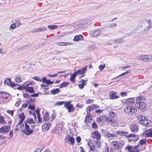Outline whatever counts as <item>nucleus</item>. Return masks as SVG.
Returning a JSON list of instances; mask_svg holds the SVG:
<instances>
[{"label": "nucleus", "mask_w": 152, "mask_h": 152, "mask_svg": "<svg viewBox=\"0 0 152 152\" xmlns=\"http://www.w3.org/2000/svg\"><path fill=\"white\" fill-rule=\"evenodd\" d=\"M22 123L23 122H20V121H19L17 125L16 126H19L20 129L21 130V132L24 129L25 127V125Z\"/></svg>", "instance_id": "cd10ccee"}, {"label": "nucleus", "mask_w": 152, "mask_h": 152, "mask_svg": "<svg viewBox=\"0 0 152 152\" xmlns=\"http://www.w3.org/2000/svg\"><path fill=\"white\" fill-rule=\"evenodd\" d=\"M9 96V94L6 92L4 91L0 92V98L3 99Z\"/></svg>", "instance_id": "f3484780"}, {"label": "nucleus", "mask_w": 152, "mask_h": 152, "mask_svg": "<svg viewBox=\"0 0 152 152\" xmlns=\"http://www.w3.org/2000/svg\"><path fill=\"white\" fill-rule=\"evenodd\" d=\"M60 91V90L58 88L51 91L52 94L55 95L58 94Z\"/></svg>", "instance_id": "c756f323"}, {"label": "nucleus", "mask_w": 152, "mask_h": 152, "mask_svg": "<svg viewBox=\"0 0 152 152\" xmlns=\"http://www.w3.org/2000/svg\"><path fill=\"white\" fill-rule=\"evenodd\" d=\"M47 29V28L45 27H42L41 28H38L35 29L33 31L34 32H37L45 31Z\"/></svg>", "instance_id": "393cba45"}, {"label": "nucleus", "mask_w": 152, "mask_h": 152, "mask_svg": "<svg viewBox=\"0 0 152 152\" xmlns=\"http://www.w3.org/2000/svg\"><path fill=\"white\" fill-rule=\"evenodd\" d=\"M42 149L39 148H37L33 152H41Z\"/></svg>", "instance_id": "0e129e2a"}, {"label": "nucleus", "mask_w": 152, "mask_h": 152, "mask_svg": "<svg viewBox=\"0 0 152 152\" xmlns=\"http://www.w3.org/2000/svg\"><path fill=\"white\" fill-rule=\"evenodd\" d=\"M152 27L150 25H149L148 26L146 27L144 30V32L147 33L149 31L151 28Z\"/></svg>", "instance_id": "ea45409f"}, {"label": "nucleus", "mask_w": 152, "mask_h": 152, "mask_svg": "<svg viewBox=\"0 0 152 152\" xmlns=\"http://www.w3.org/2000/svg\"><path fill=\"white\" fill-rule=\"evenodd\" d=\"M7 113L9 114H10L12 116L13 115L14 111L13 110H8L7 111Z\"/></svg>", "instance_id": "052dcab7"}, {"label": "nucleus", "mask_w": 152, "mask_h": 152, "mask_svg": "<svg viewBox=\"0 0 152 152\" xmlns=\"http://www.w3.org/2000/svg\"><path fill=\"white\" fill-rule=\"evenodd\" d=\"M11 129L10 126H5L0 128V132L2 133H8Z\"/></svg>", "instance_id": "1a4fd4ad"}, {"label": "nucleus", "mask_w": 152, "mask_h": 152, "mask_svg": "<svg viewBox=\"0 0 152 152\" xmlns=\"http://www.w3.org/2000/svg\"><path fill=\"white\" fill-rule=\"evenodd\" d=\"M124 40L122 38L118 39L115 40V42H118L119 43H122L124 42Z\"/></svg>", "instance_id": "4d7b16f0"}, {"label": "nucleus", "mask_w": 152, "mask_h": 152, "mask_svg": "<svg viewBox=\"0 0 152 152\" xmlns=\"http://www.w3.org/2000/svg\"><path fill=\"white\" fill-rule=\"evenodd\" d=\"M35 121H34L32 118H28L24 122L25 124H34Z\"/></svg>", "instance_id": "5701e85b"}, {"label": "nucleus", "mask_w": 152, "mask_h": 152, "mask_svg": "<svg viewBox=\"0 0 152 152\" xmlns=\"http://www.w3.org/2000/svg\"><path fill=\"white\" fill-rule=\"evenodd\" d=\"M64 103V101H60V102H56V103L54 105H57L58 106H59L61 105Z\"/></svg>", "instance_id": "49530a36"}, {"label": "nucleus", "mask_w": 152, "mask_h": 152, "mask_svg": "<svg viewBox=\"0 0 152 152\" xmlns=\"http://www.w3.org/2000/svg\"><path fill=\"white\" fill-rule=\"evenodd\" d=\"M117 24L116 23H113L109 26V28H113L116 27Z\"/></svg>", "instance_id": "13d9d810"}, {"label": "nucleus", "mask_w": 152, "mask_h": 152, "mask_svg": "<svg viewBox=\"0 0 152 152\" xmlns=\"http://www.w3.org/2000/svg\"><path fill=\"white\" fill-rule=\"evenodd\" d=\"M23 96L25 98H28L29 96V95L27 93H24L23 94Z\"/></svg>", "instance_id": "69168bd1"}, {"label": "nucleus", "mask_w": 152, "mask_h": 152, "mask_svg": "<svg viewBox=\"0 0 152 152\" xmlns=\"http://www.w3.org/2000/svg\"><path fill=\"white\" fill-rule=\"evenodd\" d=\"M142 125H145L146 126H152V121L150 120L145 119Z\"/></svg>", "instance_id": "b1692460"}, {"label": "nucleus", "mask_w": 152, "mask_h": 152, "mask_svg": "<svg viewBox=\"0 0 152 152\" xmlns=\"http://www.w3.org/2000/svg\"><path fill=\"white\" fill-rule=\"evenodd\" d=\"M152 56L151 54L141 55L139 56V59L144 61H150L151 59Z\"/></svg>", "instance_id": "423d86ee"}, {"label": "nucleus", "mask_w": 152, "mask_h": 152, "mask_svg": "<svg viewBox=\"0 0 152 152\" xmlns=\"http://www.w3.org/2000/svg\"><path fill=\"white\" fill-rule=\"evenodd\" d=\"M69 84V83L68 82H65L61 83L59 86L60 88H61L67 86Z\"/></svg>", "instance_id": "72a5a7b5"}, {"label": "nucleus", "mask_w": 152, "mask_h": 152, "mask_svg": "<svg viewBox=\"0 0 152 152\" xmlns=\"http://www.w3.org/2000/svg\"><path fill=\"white\" fill-rule=\"evenodd\" d=\"M81 23H83L84 25H88L90 24V21L86 19L83 20Z\"/></svg>", "instance_id": "58836bf2"}, {"label": "nucleus", "mask_w": 152, "mask_h": 152, "mask_svg": "<svg viewBox=\"0 0 152 152\" xmlns=\"http://www.w3.org/2000/svg\"><path fill=\"white\" fill-rule=\"evenodd\" d=\"M92 127L94 129H96L97 127V124L95 122H94L92 125Z\"/></svg>", "instance_id": "e2e57ef3"}, {"label": "nucleus", "mask_w": 152, "mask_h": 152, "mask_svg": "<svg viewBox=\"0 0 152 152\" xmlns=\"http://www.w3.org/2000/svg\"><path fill=\"white\" fill-rule=\"evenodd\" d=\"M88 81V80L87 79L86 80H84L83 79H82L80 82L81 83L80 84H79L78 85L79 88L80 89L83 88L84 87V85L86 84V82Z\"/></svg>", "instance_id": "412c9836"}, {"label": "nucleus", "mask_w": 152, "mask_h": 152, "mask_svg": "<svg viewBox=\"0 0 152 152\" xmlns=\"http://www.w3.org/2000/svg\"><path fill=\"white\" fill-rule=\"evenodd\" d=\"M46 77H44L40 79V81H42L43 83H46Z\"/></svg>", "instance_id": "603ef678"}, {"label": "nucleus", "mask_w": 152, "mask_h": 152, "mask_svg": "<svg viewBox=\"0 0 152 152\" xmlns=\"http://www.w3.org/2000/svg\"><path fill=\"white\" fill-rule=\"evenodd\" d=\"M117 93L116 92L110 91L109 94V96L110 99H116L119 98V96L117 95Z\"/></svg>", "instance_id": "9d476101"}, {"label": "nucleus", "mask_w": 152, "mask_h": 152, "mask_svg": "<svg viewBox=\"0 0 152 152\" xmlns=\"http://www.w3.org/2000/svg\"><path fill=\"white\" fill-rule=\"evenodd\" d=\"M117 133L121 136H124L126 137H134L135 138V139H128V141L129 142H131L132 140L134 141L135 142L137 141L139 139V137L137 135L131 134L129 135H127L128 132H124L122 131H119L117 132Z\"/></svg>", "instance_id": "f03ea898"}, {"label": "nucleus", "mask_w": 152, "mask_h": 152, "mask_svg": "<svg viewBox=\"0 0 152 152\" xmlns=\"http://www.w3.org/2000/svg\"><path fill=\"white\" fill-rule=\"evenodd\" d=\"M77 74L76 72H74L71 75L70 78V80L72 81L73 83H75V78Z\"/></svg>", "instance_id": "c85d7f7f"}, {"label": "nucleus", "mask_w": 152, "mask_h": 152, "mask_svg": "<svg viewBox=\"0 0 152 152\" xmlns=\"http://www.w3.org/2000/svg\"><path fill=\"white\" fill-rule=\"evenodd\" d=\"M91 136L92 137L97 140L99 139L101 137V135L97 131H95L92 133Z\"/></svg>", "instance_id": "f8f14e48"}, {"label": "nucleus", "mask_w": 152, "mask_h": 152, "mask_svg": "<svg viewBox=\"0 0 152 152\" xmlns=\"http://www.w3.org/2000/svg\"><path fill=\"white\" fill-rule=\"evenodd\" d=\"M57 44L58 45L63 46L70 45L72 44V43L69 42H60L57 43Z\"/></svg>", "instance_id": "6ab92c4d"}, {"label": "nucleus", "mask_w": 152, "mask_h": 152, "mask_svg": "<svg viewBox=\"0 0 152 152\" xmlns=\"http://www.w3.org/2000/svg\"><path fill=\"white\" fill-rule=\"evenodd\" d=\"M88 146L89 147L90 150L92 151H94L95 150V146L93 145L92 143L88 142Z\"/></svg>", "instance_id": "473e14b6"}, {"label": "nucleus", "mask_w": 152, "mask_h": 152, "mask_svg": "<svg viewBox=\"0 0 152 152\" xmlns=\"http://www.w3.org/2000/svg\"><path fill=\"white\" fill-rule=\"evenodd\" d=\"M146 143V140L145 139H142L141 140L139 141V144H140L142 145Z\"/></svg>", "instance_id": "864d4df0"}, {"label": "nucleus", "mask_w": 152, "mask_h": 152, "mask_svg": "<svg viewBox=\"0 0 152 152\" xmlns=\"http://www.w3.org/2000/svg\"><path fill=\"white\" fill-rule=\"evenodd\" d=\"M101 33V31L100 29H98L95 31L93 33V36L96 37L99 35Z\"/></svg>", "instance_id": "a878e982"}, {"label": "nucleus", "mask_w": 152, "mask_h": 152, "mask_svg": "<svg viewBox=\"0 0 152 152\" xmlns=\"http://www.w3.org/2000/svg\"><path fill=\"white\" fill-rule=\"evenodd\" d=\"M134 99L132 98H128L126 99L125 104L126 107L124 110V111L126 113L129 115H132L137 112V110L134 107Z\"/></svg>", "instance_id": "f257e3e1"}, {"label": "nucleus", "mask_w": 152, "mask_h": 152, "mask_svg": "<svg viewBox=\"0 0 152 152\" xmlns=\"http://www.w3.org/2000/svg\"><path fill=\"white\" fill-rule=\"evenodd\" d=\"M71 102V101H69L68 102H65L64 104V107L66 108H67V107H69V106L70 104V103Z\"/></svg>", "instance_id": "c03bdc74"}, {"label": "nucleus", "mask_w": 152, "mask_h": 152, "mask_svg": "<svg viewBox=\"0 0 152 152\" xmlns=\"http://www.w3.org/2000/svg\"><path fill=\"white\" fill-rule=\"evenodd\" d=\"M95 48V47L93 45H90L88 47V50L89 51H91L94 50Z\"/></svg>", "instance_id": "5fc2aeb1"}, {"label": "nucleus", "mask_w": 152, "mask_h": 152, "mask_svg": "<svg viewBox=\"0 0 152 152\" xmlns=\"http://www.w3.org/2000/svg\"><path fill=\"white\" fill-rule=\"evenodd\" d=\"M4 84L5 85L10 86L12 88L19 86L18 84L12 82L10 78L6 79L4 81Z\"/></svg>", "instance_id": "0eeeda50"}, {"label": "nucleus", "mask_w": 152, "mask_h": 152, "mask_svg": "<svg viewBox=\"0 0 152 152\" xmlns=\"http://www.w3.org/2000/svg\"><path fill=\"white\" fill-rule=\"evenodd\" d=\"M91 120V114H87V115L85 117L84 121L85 123L87 124L89 123Z\"/></svg>", "instance_id": "4be33fe9"}, {"label": "nucleus", "mask_w": 152, "mask_h": 152, "mask_svg": "<svg viewBox=\"0 0 152 152\" xmlns=\"http://www.w3.org/2000/svg\"><path fill=\"white\" fill-rule=\"evenodd\" d=\"M130 129L133 132H137L139 130L138 126L137 124H132L131 126Z\"/></svg>", "instance_id": "9b49d317"}, {"label": "nucleus", "mask_w": 152, "mask_h": 152, "mask_svg": "<svg viewBox=\"0 0 152 152\" xmlns=\"http://www.w3.org/2000/svg\"><path fill=\"white\" fill-rule=\"evenodd\" d=\"M140 146V145L138 144L135 146H127L125 148V149H127L128 151L130 150H133L136 149Z\"/></svg>", "instance_id": "aec40b11"}, {"label": "nucleus", "mask_w": 152, "mask_h": 152, "mask_svg": "<svg viewBox=\"0 0 152 152\" xmlns=\"http://www.w3.org/2000/svg\"><path fill=\"white\" fill-rule=\"evenodd\" d=\"M19 118L20 119L19 121H20V122H23L25 118V116L24 113H22L20 114H19Z\"/></svg>", "instance_id": "7c9ffc66"}, {"label": "nucleus", "mask_w": 152, "mask_h": 152, "mask_svg": "<svg viewBox=\"0 0 152 152\" xmlns=\"http://www.w3.org/2000/svg\"><path fill=\"white\" fill-rule=\"evenodd\" d=\"M50 126V124L48 122H46L42 125V129L43 131H45L48 130Z\"/></svg>", "instance_id": "ddd939ff"}, {"label": "nucleus", "mask_w": 152, "mask_h": 152, "mask_svg": "<svg viewBox=\"0 0 152 152\" xmlns=\"http://www.w3.org/2000/svg\"><path fill=\"white\" fill-rule=\"evenodd\" d=\"M76 140L78 143H79L81 141V138L80 137H76Z\"/></svg>", "instance_id": "774afa93"}, {"label": "nucleus", "mask_w": 152, "mask_h": 152, "mask_svg": "<svg viewBox=\"0 0 152 152\" xmlns=\"http://www.w3.org/2000/svg\"><path fill=\"white\" fill-rule=\"evenodd\" d=\"M67 109H68V111L69 112H71L74 110V108L72 104H70L67 107Z\"/></svg>", "instance_id": "c9c22d12"}, {"label": "nucleus", "mask_w": 152, "mask_h": 152, "mask_svg": "<svg viewBox=\"0 0 152 152\" xmlns=\"http://www.w3.org/2000/svg\"><path fill=\"white\" fill-rule=\"evenodd\" d=\"M124 145V143L123 142L116 141H113L111 143L112 147L116 150L121 148Z\"/></svg>", "instance_id": "20e7f679"}, {"label": "nucleus", "mask_w": 152, "mask_h": 152, "mask_svg": "<svg viewBox=\"0 0 152 152\" xmlns=\"http://www.w3.org/2000/svg\"><path fill=\"white\" fill-rule=\"evenodd\" d=\"M22 132L26 135H29L33 133V129L30 128L28 124H25L24 128L22 131Z\"/></svg>", "instance_id": "39448f33"}, {"label": "nucleus", "mask_w": 152, "mask_h": 152, "mask_svg": "<svg viewBox=\"0 0 152 152\" xmlns=\"http://www.w3.org/2000/svg\"><path fill=\"white\" fill-rule=\"evenodd\" d=\"M0 123L2 124H6L5 121L4 120V118L3 116L0 117Z\"/></svg>", "instance_id": "79ce46f5"}, {"label": "nucleus", "mask_w": 152, "mask_h": 152, "mask_svg": "<svg viewBox=\"0 0 152 152\" xmlns=\"http://www.w3.org/2000/svg\"><path fill=\"white\" fill-rule=\"evenodd\" d=\"M20 100L18 101L15 103V106L17 107H18L20 104Z\"/></svg>", "instance_id": "338daca9"}, {"label": "nucleus", "mask_w": 152, "mask_h": 152, "mask_svg": "<svg viewBox=\"0 0 152 152\" xmlns=\"http://www.w3.org/2000/svg\"><path fill=\"white\" fill-rule=\"evenodd\" d=\"M94 99H89L86 101V103L87 104H90L91 103H93L94 102Z\"/></svg>", "instance_id": "8fccbe9b"}, {"label": "nucleus", "mask_w": 152, "mask_h": 152, "mask_svg": "<svg viewBox=\"0 0 152 152\" xmlns=\"http://www.w3.org/2000/svg\"><path fill=\"white\" fill-rule=\"evenodd\" d=\"M95 145L99 148L101 146V142L99 140H96V141H95Z\"/></svg>", "instance_id": "a19ab883"}, {"label": "nucleus", "mask_w": 152, "mask_h": 152, "mask_svg": "<svg viewBox=\"0 0 152 152\" xmlns=\"http://www.w3.org/2000/svg\"><path fill=\"white\" fill-rule=\"evenodd\" d=\"M15 80L17 83H20L22 81V79L19 75H17L15 77Z\"/></svg>", "instance_id": "f704fd0d"}, {"label": "nucleus", "mask_w": 152, "mask_h": 152, "mask_svg": "<svg viewBox=\"0 0 152 152\" xmlns=\"http://www.w3.org/2000/svg\"><path fill=\"white\" fill-rule=\"evenodd\" d=\"M27 87L26 88V90L28 92L31 93H34V88L33 87H30L26 86Z\"/></svg>", "instance_id": "bb28decb"}, {"label": "nucleus", "mask_w": 152, "mask_h": 152, "mask_svg": "<svg viewBox=\"0 0 152 152\" xmlns=\"http://www.w3.org/2000/svg\"><path fill=\"white\" fill-rule=\"evenodd\" d=\"M115 133L110 134L109 132L107 135V137L108 138H112L115 137Z\"/></svg>", "instance_id": "09e8293b"}, {"label": "nucleus", "mask_w": 152, "mask_h": 152, "mask_svg": "<svg viewBox=\"0 0 152 152\" xmlns=\"http://www.w3.org/2000/svg\"><path fill=\"white\" fill-rule=\"evenodd\" d=\"M102 132L103 133V134L107 137V135L109 133V132L107 130H102Z\"/></svg>", "instance_id": "3c124183"}, {"label": "nucleus", "mask_w": 152, "mask_h": 152, "mask_svg": "<svg viewBox=\"0 0 152 152\" xmlns=\"http://www.w3.org/2000/svg\"><path fill=\"white\" fill-rule=\"evenodd\" d=\"M83 39V37L81 34L75 36L73 39V41L75 42L78 41L79 40H82Z\"/></svg>", "instance_id": "a211bd4d"}, {"label": "nucleus", "mask_w": 152, "mask_h": 152, "mask_svg": "<svg viewBox=\"0 0 152 152\" xmlns=\"http://www.w3.org/2000/svg\"><path fill=\"white\" fill-rule=\"evenodd\" d=\"M129 70H127V71L126 72H124V73H123L121 74V75H119L117 77H121L125 75H126V74H128V73H129Z\"/></svg>", "instance_id": "de8ad7c7"}, {"label": "nucleus", "mask_w": 152, "mask_h": 152, "mask_svg": "<svg viewBox=\"0 0 152 152\" xmlns=\"http://www.w3.org/2000/svg\"><path fill=\"white\" fill-rule=\"evenodd\" d=\"M33 79L35 80L36 81H39L40 80V78L37 76H36L32 77Z\"/></svg>", "instance_id": "bf43d9fd"}, {"label": "nucleus", "mask_w": 152, "mask_h": 152, "mask_svg": "<svg viewBox=\"0 0 152 152\" xmlns=\"http://www.w3.org/2000/svg\"><path fill=\"white\" fill-rule=\"evenodd\" d=\"M137 118L139 121V123L143 125V123L145 120V118L142 115H139L137 116Z\"/></svg>", "instance_id": "2eb2a0df"}, {"label": "nucleus", "mask_w": 152, "mask_h": 152, "mask_svg": "<svg viewBox=\"0 0 152 152\" xmlns=\"http://www.w3.org/2000/svg\"><path fill=\"white\" fill-rule=\"evenodd\" d=\"M105 67V64L101 65L99 66V69L100 70H102Z\"/></svg>", "instance_id": "6e6d98bb"}, {"label": "nucleus", "mask_w": 152, "mask_h": 152, "mask_svg": "<svg viewBox=\"0 0 152 152\" xmlns=\"http://www.w3.org/2000/svg\"><path fill=\"white\" fill-rule=\"evenodd\" d=\"M47 27L48 28L52 30H54L56 29L57 28V26L56 25H53L52 26L48 25Z\"/></svg>", "instance_id": "37998d69"}, {"label": "nucleus", "mask_w": 152, "mask_h": 152, "mask_svg": "<svg viewBox=\"0 0 152 152\" xmlns=\"http://www.w3.org/2000/svg\"><path fill=\"white\" fill-rule=\"evenodd\" d=\"M88 67L87 66H86L83 68L81 69L78 70L76 72H75L76 74H79L81 75L84 74L86 71V68Z\"/></svg>", "instance_id": "4468645a"}, {"label": "nucleus", "mask_w": 152, "mask_h": 152, "mask_svg": "<svg viewBox=\"0 0 152 152\" xmlns=\"http://www.w3.org/2000/svg\"><path fill=\"white\" fill-rule=\"evenodd\" d=\"M53 81H51L50 80H47L45 83L47 84H53Z\"/></svg>", "instance_id": "680f3d73"}, {"label": "nucleus", "mask_w": 152, "mask_h": 152, "mask_svg": "<svg viewBox=\"0 0 152 152\" xmlns=\"http://www.w3.org/2000/svg\"><path fill=\"white\" fill-rule=\"evenodd\" d=\"M16 24L15 23H12L10 25L9 29L10 30L11 29L13 30L15 29L16 28Z\"/></svg>", "instance_id": "a18cd8bd"}, {"label": "nucleus", "mask_w": 152, "mask_h": 152, "mask_svg": "<svg viewBox=\"0 0 152 152\" xmlns=\"http://www.w3.org/2000/svg\"><path fill=\"white\" fill-rule=\"evenodd\" d=\"M49 119V115L48 113H46L43 116V120L44 121H47Z\"/></svg>", "instance_id": "e433bc0d"}, {"label": "nucleus", "mask_w": 152, "mask_h": 152, "mask_svg": "<svg viewBox=\"0 0 152 152\" xmlns=\"http://www.w3.org/2000/svg\"><path fill=\"white\" fill-rule=\"evenodd\" d=\"M142 99L141 97H137L136 99L135 104H134L135 107L140 110H142L145 108L146 105L144 102H142Z\"/></svg>", "instance_id": "7ed1b4c3"}, {"label": "nucleus", "mask_w": 152, "mask_h": 152, "mask_svg": "<svg viewBox=\"0 0 152 152\" xmlns=\"http://www.w3.org/2000/svg\"><path fill=\"white\" fill-rule=\"evenodd\" d=\"M65 141L67 142L69 144L73 145L75 143V140L72 137L68 136L65 138Z\"/></svg>", "instance_id": "6e6552de"}, {"label": "nucleus", "mask_w": 152, "mask_h": 152, "mask_svg": "<svg viewBox=\"0 0 152 152\" xmlns=\"http://www.w3.org/2000/svg\"><path fill=\"white\" fill-rule=\"evenodd\" d=\"M93 110V107L92 106H89L86 108V112L87 113V114H90V113Z\"/></svg>", "instance_id": "2f4dec72"}, {"label": "nucleus", "mask_w": 152, "mask_h": 152, "mask_svg": "<svg viewBox=\"0 0 152 152\" xmlns=\"http://www.w3.org/2000/svg\"><path fill=\"white\" fill-rule=\"evenodd\" d=\"M116 113L113 112H110L109 113V115L112 118H114L116 116Z\"/></svg>", "instance_id": "4c0bfd02"}, {"label": "nucleus", "mask_w": 152, "mask_h": 152, "mask_svg": "<svg viewBox=\"0 0 152 152\" xmlns=\"http://www.w3.org/2000/svg\"><path fill=\"white\" fill-rule=\"evenodd\" d=\"M143 135L146 137L152 136V128L148 130L143 133Z\"/></svg>", "instance_id": "dca6fc26"}]
</instances>
